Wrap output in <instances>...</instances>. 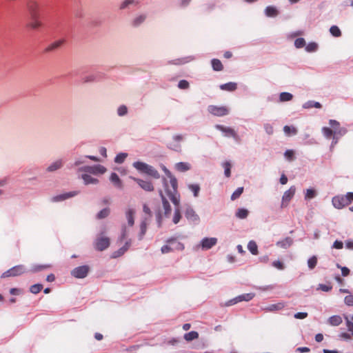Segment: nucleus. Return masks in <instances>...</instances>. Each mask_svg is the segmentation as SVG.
Wrapping results in <instances>:
<instances>
[{"label": "nucleus", "instance_id": "nucleus-1", "mask_svg": "<svg viewBox=\"0 0 353 353\" xmlns=\"http://www.w3.org/2000/svg\"><path fill=\"white\" fill-rule=\"evenodd\" d=\"M163 170L166 175L170 178V188L167 183V181L163 179L165 193L174 205L178 206L179 205V196L177 193V180L164 165L163 166Z\"/></svg>", "mask_w": 353, "mask_h": 353}, {"label": "nucleus", "instance_id": "nucleus-2", "mask_svg": "<svg viewBox=\"0 0 353 353\" xmlns=\"http://www.w3.org/2000/svg\"><path fill=\"white\" fill-rule=\"evenodd\" d=\"M26 272V268L24 265H18L16 266H14L11 268L10 269L8 270L7 271L4 272L1 276V278H8L11 276H18L23 273Z\"/></svg>", "mask_w": 353, "mask_h": 353}, {"label": "nucleus", "instance_id": "nucleus-3", "mask_svg": "<svg viewBox=\"0 0 353 353\" xmlns=\"http://www.w3.org/2000/svg\"><path fill=\"white\" fill-rule=\"evenodd\" d=\"M110 239L103 236V234H101L99 236L97 237L94 243V247L95 250L98 251H103L107 249L110 246Z\"/></svg>", "mask_w": 353, "mask_h": 353}, {"label": "nucleus", "instance_id": "nucleus-4", "mask_svg": "<svg viewBox=\"0 0 353 353\" xmlns=\"http://www.w3.org/2000/svg\"><path fill=\"white\" fill-rule=\"evenodd\" d=\"M208 111L212 115L223 117L228 114L229 109L226 106H216L210 105L208 107Z\"/></svg>", "mask_w": 353, "mask_h": 353}, {"label": "nucleus", "instance_id": "nucleus-5", "mask_svg": "<svg viewBox=\"0 0 353 353\" xmlns=\"http://www.w3.org/2000/svg\"><path fill=\"white\" fill-rule=\"evenodd\" d=\"M216 129L221 131L224 136L228 137H232L236 141H239V137L238 136L237 133L235 132L234 129L230 127H226L222 125H215Z\"/></svg>", "mask_w": 353, "mask_h": 353}, {"label": "nucleus", "instance_id": "nucleus-6", "mask_svg": "<svg viewBox=\"0 0 353 353\" xmlns=\"http://www.w3.org/2000/svg\"><path fill=\"white\" fill-rule=\"evenodd\" d=\"M89 270V266L81 265L75 268L74 270H72L71 272V274L75 278L83 279L88 275Z\"/></svg>", "mask_w": 353, "mask_h": 353}, {"label": "nucleus", "instance_id": "nucleus-7", "mask_svg": "<svg viewBox=\"0 0 353 353\" xmlns=\"http://www.w3.org/2000/svg\"><path fill=\"white\" fill-rule=\"evenodd\" d=\"M295 186H291L287 191H285L282 196L281 208H285L288 205L290 201L295 194Z\"/></svg>", "mask_w": 353, "mask_h": 353}, {"label": "nucleus", "instance_id": "nucleus-8", "mask_svg": "<svg viewBox=\"0 0 353 353\" xmlns=\"http://www.w3.org/2000/svg\"><path fill=\"white\" fill-rule=\"evenodd\" d=\"M345 195H337L332 198V202L334 208L342 209L349 205Z\"/></svg>", "mask_w": 353, "mask_h": 353}, {"label": "nucleus", "instance_id": "nucleus-9", "mask_svg": "<svg viewBox=\"0 0 353 353\" xmlns=\"http://www.w3.org/2000/svg\"><path fill=\"white\" fill-rule=\"evenodd\" d=\"M81 170L95 174L97 173L103 174L105 172L106 169L103 165H97L93 166H85L83 168H81Z\"/></svg>", "mask_w": 353, "mask_h": 353}, {"label": "nucleus", "instance_id": "nucleus-10", "mask_svg": "<svg viewBox=\"0 0 353 353\" xmlns=\"http://www.w3.org/2000/svg\"><path fill=\"white\" fill-rule=\"evenodd\" d=\"M39 3L34 0H29L27 2V8L30 14L31 17L39 16Z\"/></svg>", "mask_w": 353, "mask_h": 353}, {"label": "nucleus", "instance_id": "nucleus-11", "mask_svg": "<svg viewBox=\"0 0 353 353\" xmlns=\"http://www.w3.org/2000/svg\"><path fill=\"white\" fill-rule=\"evenodd\" d=\"M254 294L252 293L244 294L238 296L237 297H236L233 299H231L230 301H229L228 305H234V304H236L239 302L243 301H249L252 300L254 298Z\"/></svg>", "mask_w": 353, "mask_h": 353}, {"label": "nucleus", "instance_id": "nucleus-12", "mask_svg": "<svg viewBox=\"0 0 353 353\" xmlns=\"http://www.w3.org/2000/svg\"><path fill=\"white\" fill-rule=\"evenodd\" d=\"M132 179H133L134 181H136L139 185L145 191H153L154 190V186L152 183L149 181H143L139 179H137L132 176H130Z\"/></svg>", "mask_w": 353, "mask_h": 353}, {"label": "nucleus", "instance_id": "nucleus-13", "mask_svg": "<svg viewBox=\"0 0 353 353\" xmlns=\"http://www.w3.org/2000/svg\"><path fill=\"white\" fill-rule=\"evenodd\" d=\"M79 194L78 191H72L67 193L61 194L57 195L55 196H53L51 200L52 202H59L64 201L65 199H70L71 197H73Z\"/></svg>", "mask_w": 353, "mask_h": 353}, {"label": "nucleus", "instance_id": "nucleus-14", "mask_svg": "<svg viewBox=\"0 0 353 353\" xmlns=\"http://www.w3.org/2000/svg\"><path fill=\"white\" fill-rule=\"evenodd\" d=\"M217 243V239L214 237L204 238L201 241V246L203 250H209L215 245Z\"/></svg>", "mask_w": 353, "mask_h": 353}, {"label": "nucleus", "instance_id": "nucleus-15", "mask_svg": "<svg viewBox=\"0 0 353 353\" xmlns=\"http://www.w3.org/2000/svg\"><path fill=\"white\" fill-rule=\"evenodd\" d=\"M132 239H128L124 245L114 253V257H119L123 255L131 246Z\"/></svg>", "mask_w": 353, "mask_h": 353}, {"label": "nucleus", "instance_id": "nucleus-16", "mask_svg": "<svg viewBox=\"0 0 353 353\" xmlns=\"http://www.w3.org/2000/svg\"><path fill=\"white\" fill-rule=\"evenodd\" d=\"M159 194H160V196L161 197V200H162V203H163V209L165 210V216H168L170 212H171V206L168 202V201L167 200V199L165 198V196L163 195L162 191L161 190L159 192Z\"/></svg>", "mask_w": 353, "mask_h": 353}, {"label": "nucleus", "instance_id": "nucleus-17", "mask_svg": "<svg viewBox=\"0 0 353 353\" xmlns=\"http://www.w3.org/2000/svg\"><path fill=\"white\" fill-rule=\"evenodd\" d=\"M185 216L188 220L194 223L198 222L199 220V216L195 213V212L192 209H187L185 212Z\"/></svg>", "mask_w": 353, "mask_h": 353}, {"label": "nucleus", "instance_id": "nucleus-18", "mask_svg": "<svg viewBox=\"0 0 353 353\" xmlns=\"http://www.w3.org/2000/svg\"><path fill=\"white\" fill-rule=\"evenodd\" d=\"M42 23L39 20V16L31 17V21L28 23V27L33 30H37L42 26Z\"/></svg>", "mask_w": 353, "mask_h": 353}, {"label": "nucleus", "instance_id": "nucleus-19", "mask_svg": "<svg viewBox=\"0 0 353 353\" xmlns=\"http://www.w3.org/2000/svg\"><path fill=\"white\" fill-rule=\"evenodd\" d=\"M285 306V303L279 302L275 304H272L268 306L265 310L268 312L278 311L283 309Z\"/></svg>", "mask_w": 353, "mask_h": 353}, {"label": "nucleus", "instance_id": "nucleus-20", "mask_svg": "<svg viewBox=\"0 0 353 353\" xmlns=\"http://www.w3.org/2000/svg\"><path fill=\"white\" fill-rule=\"evenodd\" d=\"M110 179L115 187L119 189L123 188V183L116 173H112Z\"/></svg>", "mask_w": 353, "mask_h": 353}, {"label": "nucleus", "instance_id": "nucleus-21", "mask_svg": "<svg viewBox=\"0 0 353 353\" xmlns=\"http://www.w3.org/2000/svg\"><path fill=\"white\" fill-rule=\"evenodd\" d=\"M145 174L152 176L154 179H159L160 178V174L159 172L152 166L148 164V166L146 168Z\"/></svg>", "mask_w": 353, "mask_h": 353}, {"label": "nucleus", "instance_id": "nucleus-22", "mask_svg": "<svg viewBox=\"0 0 353 353\" xmlns=\"http://www.w3.org/2000/svg\"><path fill=\"white\" fill-rule=\"evenodd\" d=\"M167 243L170 244L174 250H183L184 249L183 244L177 241L175 239H169Z\"/></svg>", "mask_w": 353, "mask_h": 353}, {"label": "nucleus", "instance_id": "nucleus-23", "mask_svg": "<svg viewBox=\"0 0 353 353\" xmlns=\"http://www.w3.org/2000/svg\"><path fill=\"white\" fill-rule=\"evenodd\" d=\"M265 14L268 17H274L279 14V11L274 6H268L265 9Z\"/></svg>", "mask_w": 353, "mask_h": 353}, {"label": "nucleus", "instance_id": "nucleus-24", "mask_svg": "<svg viewBox=\"0 0 353 353\" xmlns=\"http://www.w3.org/2000/svg\"><path fill=\"white\" fill-rule=\"evenodd\" d=\"M292 239L290 237H286L282 241H278L276 245L282 248H288L292 244Z\"/></svg>", "mask_w": 353, "mask_h": 353}, {"label": "nucleus", "instance_id": "nucleus-25", "mask_svg": "<svg viewBox=\"0 0 353 353\" xmlns=\"http://www.w3.org/2000/svg\"><path fill=\"white\" fill-rule=\"evenodd\" d=\"M236 88L237 85L236 83L234 82H229L220 85V88L222 90H226L230 92L234 91L236 89Z\"/></svg>", "mask_w": 353, "mask_h": 353}, {"label": "nucleus", "instance_id": "nucleus-26", "mask_svg": "<svg viewBox=\"0 0 353 353\" xmlns=\"http://www.w3.org/2000/svg\"><path fill=\"white\" fill-rule=\"evenodd\" d=\"M81 178L83 180L85 185L97 184L99 182L97 179L93 178L87 174H83Z\"/></svg>", "mask_w": 353, "mask_h": 353}, {"label": "nucleus", "instance_id": "nucleus-27", "mask_svg": "<svg viewBox=\"0 0 353 353\" xmlns=\"http://www.w3.org/2000/svg\"><path fill=\"white\" fill-rule=\"evenodd\" d=\"M135 214V211L133 209H128L126 211V218L128 220V223L130 226H132L134 223V215Z\"/></svg>", "mask_w": 353, "mask_h": 353}, {"label": "nucleus", "instance_id": "nucleus-28", "mask_svg": "<svg viewBox=\"0 0 353 353\" xmlns=\"http://www.w3.org/2000/svg\"><path fill=\"white\" fill-rule=\"evenodd\" d=\"M328 322L331 325L337 326L342 323V319L340 316L334 315L329 318Z\"/></svg>", "mask_w": 353, "mask_h": 353}, {"label": "nucleus", "instance_id": "nucleus-29", "mask_svg": "<svg viewBox=\"0 0 353 353\" xmlns=\"http://www.w3.org/2000/svg\"><path fill=\"white\" fill-rule=\"evenodd\" d=\"M212 67L215 71H221L223 69V64L219 59H213L211 61Z\"/></svg>", "mask_w": 353, "mask_h": 353}, {"label": "nucleus", "instance_id": "nucleus-30", "mask_svg": "<svg viewBox=\"0 0 353 353\" xmlns=\"http://www.w3.org/2000/svg\"><path fill=\"white\" fill-rule=\"evenodd\" d=\"M63 42H64L63 40H58V41L51 43L50 46H48L46 48V51L50 52V51L54 50L57 49L58 48L61 47L63 45Z\"/></svg>", "mask_w": 353, "mask_h": 353}, {"label": "nucleus", "instance_id": "nucleus-31", "mask_svg": "<svg viewBox=\"0 0 353 353\" xmlns=\"http://www.w3.org/2000/svg\"><path fill=\"white\" fill-rule=\"evenodd\" d=\"M133 166L139 172L145 173L148 164L141 161H136Z\"/></svg>", "mask_w": 353, "mask_h": 353}, {"label": "nucleus", "instance_id": "nucleus-32", "mask_svg": "<svg viewBox=\"0 0 353 353\" xmlns=\"http://www.w3.org/2000/svg\"><path fill=\"white\" fill-rule=\"evenodd\" d=\"M199 338V333L196 331H191L184 334V339L187 341H191L192 340Z\"/></svg>", "mask_w": 353, "mask_h": 353}, {"label": "nucleus", "instance_id": "nucleus-33", "mask_svg": "<svg viewBox=\"0 0 353 353\" xmlns=\"http://www.w3.org/2000/svg\"><path fill=\"white\" fill-rule=\"evenodd\" d=\"M248 249L252 254H258V246L255 241H250L248 244Z\"/></svg>", "mask_w": 353, "mask_h": 353}, {"label": "nucleus", "instance_id": "nucleus-34", "mask_svg": "<svg viewBox=\"0 0 353 353\" xmlns=\"http://www.w3.org/2000/svg\"><path fill=\"white\" fill-rule=\"evenodd\" d=\"M62 161L57 160L53 163H52L50 166L48 167L47 170L48 172H53L58 169H59L62 166Z\"/></svg>", "mask_w": 353, "mask_h": 353}, {"label": "nucleus", "instance_id": "nucleus-35", "mask_svg": "<svg viewBox=\"0 0 353 353\" xmlns=\"http://www.w3.org/2000/svg\"><path fill=\"white\" fill-rule=\"evenodd\" d=\"M249 212L248 210L244 208L238 209L236 212V216L240 219H243L247 218L248 216Z\"/></svg>", "mask_w": 353, "mask_h": 353}, {"label": "nucleus", "instance_id": "nucleus-36", "mask_svg": "<svg viewBox=\"0 0 353 353\" xmlns=\"http://www.w3.org/2000/svg\"><path fill=\"white\" fill-rule=\"evenodd\" d=\"M322 132L327 139H330L336 133V131H333L332 130L327 127H323L322 128Z\"/></svg>", "mask_w": 353, "mask_h": 353}, {"label": "nucleus", "instance_id": "nucleus-37", "mask_svg": "<svg viewBox=\"0 0 353 353\" xmlns=\"http://www.w3.org/2000/svg\"><path fill=\"white\" fill-rule=\"evenodd\" d=\"M292 94L289 92H281L279 95V100L281 102L289 101L292 99Z\"/></svg>", "mask_w": 353, "mask_h": 353}, {"label": "nucleus", "instance_id": "nucleus-38", "mask_svg": "<svg viewBox=\"0 0 353 353\" xmlns=\"http://www.w3.org/2000/svg\"><path fill=\"white\" fill-rule=\"evenodd\" d=\"M110 209L108 208H105L103 210H101L97 214V219H105L110 214Z\"/></svg>", "mask_w": 353, "mask_h": 353}, {"label": "nucleus", "instance_id": "nucleus-39", "mask_svg": "<svg viewBox=\"0 0 353 353\" xmlns=\"http://www.w3.org/2000/svg\"><path fill=\"white\" fill-rule=\"evenodd\" d=\"M223 167L224 168V174L226 177H230L231 176V168L232 165L229 161H225L223 163Z\"/></svg>", "mask_w": 353, "mask_h": 353}, {"label": "nucleus", "instance_id": "nucleus-40", "mask_svg": "<svg viewBox=\"0 0 353 353\" xmlns=\"http://www.w3.org/2000/svg\"><path fill=\"white\" fill-rule=\"evenodd\" d=\"M177 170L181 172H185L190 170V165L188 163L180 162L176 165Z\"/></svg>", "mask_w": 353, "mask_h": 353}, {"label": "nucleus", "instance_id": "nucleus-41", "mask_svg": "<svg viewBox=\"0 0 353 353\" xmlns=\"http://www.w3.org/2000/svg\"><path fill=\"white\" fill-rule=\"evenodd\" d=\"M317 257L316 256H313L312 257H310L308 260H307V265H308V268L310 269V270H313L316 264H317Z\"/></svg>", "mask_w": 353, "mask_h": 353}, {"label": "nucleus", "instance_id": "nucleus-42", "mask_svg": "<svg viewBox=\"0 0 353 353\" xmlns=\"http://www.w3.org/2000/svg\"><path fill=\"white\" fill-rule=\"evenodd\" d=\"M147 230V223L143 221L140 225V233L139 234V240H142Z\"/></svg>", "mask_w": 353, "mask_h": 353}, {"label": "nucleus", "instance_id": "nucleus-43", "mask_svg": "<svg viewBox=\"0 0 353 353\" xmlns=\"http://www.w3.org/2000/svg\"><path fill=\"white\" fill-rule=\"evenodd\" d=\"M330 32L331 34L335 37H339L341 35V32L338 26H332L330 28Z\"/></svg>", "mask_w": 353, "mask_h": 353}, {"label": "nucleus", "instance_id": "nucleus-44", "mask_svg": "<svg viewBox=\"0 0 353 353\" xmlns=\"http://www.w3.org/2000/svg\"><path fill=\"white\" fill-rule=\"evenodd\" d=\"M243 192V187L238 188L232 193V194L231 196V200L234 201V200H236V199H238L241 195Z\"/></svg>", "mask_w": 353, "mask_h": 353}, {"label": "nucleus", "instance_id": "nucleus-45", "mask_svg": "<svg viewBox=\"0 0 353 353\" xmlns=\"http://www.w3.org/2000/svg\"><path fill=\"white\" fill-rule=\"evenodd\" d=\"M43 289V285L41 284H34L31 285L30 288V291L32 294H38Z\"/></svg>", "mask_w": 353, "mask_h": 353}, {"label": "nucleus", "instance_id": "nucleus-46", "mask_svg": "<svg viewBox=\"0 0 353 353\" xmlns=\"http://www.w3.org/2000/svg\"><path fill=\"white\" fill-rule=\"evenodd\" d=\"M189 189L193 192L195 197L198 196L200 191V186L198 184H191L188 186Z\"/></svg>", "mask_w": 353, "mask_h": 353}, {"label": "nucleus", "instance_id": "nucleus-47", "mask_svg": "<svg viewBox=\"0 0 353 353\" xmlns=\"http://www.w3.org/2000/svg\"><path fill=\"white\" fill-rule=\"evenodd\" d=\"M283 131L288 135H290L291 133L292 134H296L297 133V130L295 128L290 127V126H288V125H285L284 126Z\"/></svg>", "mask_w": 353, "mask_h": 353}, {"label": "nucleus", "instance_id": "nucleus-48", "mask_svg": "<svg viewBox=\"0 0 353 353\" xmlns=\"http://www.w3.org/2000/svg\"><path fill=\"white\" fill-rule=\"evenodd\" d=\"M50 267H51L50 265H34L32 268L31 271L32 272H39V271H41L43 270H45V269L50 268Z\"/></svg>", "mask_w": 353, "mask_h": 353}, {"label": "nucleus", "instance_id": "nucleus-49", "mask_svg": "<svg viewBox=\"0 0 353 353\" xmlns=\"http://www.w3.org/2000/svg\"><path fill=\"white\" fill-rule=\"evenodd\" d=\"M145 18H146L145 15H140V16L137 17L133 21V23H132L133 26H138L139 25H140L145 21Z\"/></svg>", "mask_w": 353, "mask_h": 353}, {"label": "nucleus", "instance_id": "nucleus-50", "mask_svg": "<svg viewBox=\"0 0 353 353\" xmlns=\"http://www.w3.org/2000/svg\"><path fill=\"white\" fill-rule=\"evenodd\" d=\"M126 157V153H120L116 156L114 161L117 163H121L124 161Z\"/></svg>", "mask_w": 353, "mask_h": 353}, {"label": "nucleus", "instance_id": "nucleus-51", "mask_svg": "<svg viewBox=\"0 0 353 353\" xmlns=\"http://www.w3.org/2000/svg\"><path fill=\"white\" fill-rule=\"evenodd\" d=\"M318 48V45L312 42L310 43L305 48V50L309 52H315Z\"/></svg>", "mask_w": 353, "mask_h": 353}, {"label": "nucleus", "instance_id": "nucleus-52", "mask_svg": "<svg viewBox=\"0 0 353 353\" xmlns=\"http://www.w3.org/2000/svg\"><path fill=\"white\" fill-rule=\"evenodd\" d=\"M294 46L297 48H303L305 46V41L303 38H298L294 41Z\"/></svg>", "mask_w": 353, "mask_h": 353}, {"label": "nucleus", "instance_id": "nucleus-53", "mask_svg": "<svg viewBox=\"0 0 353 353\" xmlns=\"http://www.w3.org/2000/svg\"><path fill=\"white\" fill-rule=\"evenodd\" d=\"M284 156L288 160L292 161L294 159V152L292 150H288L285 152Z\"/></svg>", "mask_w": 353, "mask_h": 353}, {"label": "nucleus", "instance_id": "nucleus-54", "mask_svg": "<svg viewBox=\"0 0 353 353\" xmlns=\"http://www.w3.org/2000/svg\"><path fill=\"white\" fill-rule=\"evenodd\" d=\"M316 196V192L315 190L312 189H307L305 195V199H313Z\"/></svg>", "mask_w": 353, "mask_h": 353}, {"label": "nucleus", "instance_id": "nucleus-55", "mask_svg": "<svg viewBox=\"0 0 353 353\" xmlns=\"http://www.w3.org/2000/svg\"><path fill=\"white\" fill-rule=\"evenodd\" d=\"M127 112H128V108L124 105L119 106L117 110V113L121 117L127 114Z\"/></svg>", "mask_w": 353, "mask_h": 353}, {"label": "nucleus", "instance_id": "nucleus-56", "mask_svg": "<svg viewBox=\"0 0 353 353\" xmlns=\"http://www.w3.org/2000/svg\"><path fill=\"white\" fill-rule=\"evenodd\" d=\"M181 218L180 211L178 208H176L174 211V214L173 217V222L174 223L176 224L179 222L180 219Z\"/></svg>", "mask_w": 353, "mask_h": 353}, {"label": "nucleus", "instance_id": "nucleus-57", "mask_svg": "<svg viewBox=\"0 0 353 353\" xmlns=\"http://www.w3.org/2000/svg\"><path fill=\"white\" fill-rule=\"evenodd\" d=\"M345 319L347 330L352 333V335H353V323L348 319L347 316H346Z\"/></svg>", "mask_w": 353, "mask_h": 353}, {"label": "nucleus", "instance_id": "nucleus-58", "mask_svg": "<svg viewBox=\"0 0 353 353\" xmlns=\"http://www.w3.org/2000/svg\"><path fill=\"white\" fill-rule=\"evenodd\" d=\"M174 251V248L170 245V244L165 245L161 248V252L163 254H166L170 252Z\"/></svg>", "mask_w": 353, "mask_h": 353}, {"label": "nucleus", "instance_id": "nucleus-59", "mask_svg": "<svg viewBox=\"0 0 353 353\" xmlns=\"http://www.w3.org/2000/svg\"><path fill=\"white\" fill-rule=\"evenodd\" d=\"M178 87L180 89H188L189 88V83L186 80H181L179 82Z\"/></svg>", "mask_w": 353, "mask_h": 353}, {"label": "nucleus", "instance_id": "nucleus-60", "mask_svg": "<svg viewBox=\"0 0 353 353\" xmlns=\"http://www.w3.org/2000/svg\"><path fill=\"white\" fill-rule=\"evenodd\" d=\"M344 301L346 305L352 306L353 305V295L346 296L345 297Z\"/></svg>", "mask_w": 353, "mask_h": 353}, {"label": "nucleus", "instance_id": "nucleus-61", "mask_svg": "<svg viewBox=\"0 0 353 353\" xmlns=\"http://www.w3.org/2000/svg\"><path fill=\"white\" fill-rule=\"evenodd\" d=\"M272 265L279 269V270H283L284 269V265L283 263L280 261H274L273 263H272Z\"/></svg>", "mask_w": 353, "mask_h": 353}, {"label": "nucleus", "instance_id": "nucleus-62", "mask_svg": "<svg viewBox=\"0 0 353 353\" xmlns=\"http://www.w3.org/2000/svg\"><path fill=\"white\" fill-rule=\"evenodd\" d=\"M305 108H312V107H314L316 108H321V104L319 102H314V101H310L308 103V105H305L304 106Z\"/></svg>", "mask_w": 353, "mask_h": 353}, {"label": "nucleus", "instance_id": "nucleus-63", "mask_svg": "<svg viewBox=\"0 0 353 353\" xmlns=\"http://www.w3.org/2000/svg\"><path fill=\"white\" fill-rule=\"evenodd\" d=\"M264 128L268 134H272L274 132L273 126L270 123H265L264 125Z\"/></svg>", "mask_w": 353, "mask_h": 353}, {"label": "nucleus", "instance_id": "nucleus-64", "mask_svg": "<svg viewBox=\"0 0 353 353\" xmlns=\"http://www.w3.org/2000/svg\"><path fill=\"white\" fill-rule=\"evenodd\" d=\"M319 288L324 292H329L332 290V287L330 285L320 284Z\"/></svg>", "mask_w": 353, "mask_h": 353}]
</instances>
